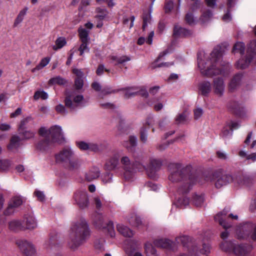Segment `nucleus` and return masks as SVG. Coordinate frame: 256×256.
Here are the masks:
<instances>
[{"mask_svg":"<svg viewBox=\"0 0 256 256\" xmlns=\"http://www.w3.org/2000/svg\"><path fill=\"white\" fill-rule=\"evenodd\" d=\"M138 94V92H132V89H128L124 92V96L126 98H129L130 96H133Z\"/></svg>","mask_w":256,"mask_h":256,"instance_id":"nucleus-61","label":"nucleus"},{"mask_svg":"<svg viewBox=\"0 0 256 256\" xmlns=\"http://www.w3.org/2000/svg\"><path fill=\"white\" fill-rule=\"evenodd\" d=\"M203 114V110L201 108H197L194 110V118L197 120L201 117Z\"/></svg>","mask_w":256,"mask_h":256,"instance_id":"nucleus-59","label":"nucleus"},{"mask_svg":"<svg viewBox=\"0 0 256 256\" xmlns=\"http://www.w3.org/2000/svg\"><path fill=\"white\" fill-rule=\"evenodd\" d=\"M22 136V140H27L33 138L35 135V132L32 130H24L20 132Z\"/></svg>","mask_w":256,"mask_h":256,"instance_id":"nucleus-39","label":"nucleus"},{"mask_svg":"<svg viewBox=\"0 0 256 256\" xmlns=\"http://www.w3.org/2000/svg\"><path fill=\"white\" fill-rule=\"evenodd\" d=\"M56 110L58 113L62 115H66L67 114V111L65 107L61 104H60L56 106Z\"/></svg>","mask_w":256,"mask_h":256,"instance_id":"nucleus-51","label":"nucleus"},{"mask_svg":"<svg viewBox=\"0 0 256 256\" xmlns=\"http://www.w3.org/2000/svg\"><path fill=\"white\" fill-rule=\"evenodd\" d=\"M76 146L82 150H88L89 143L80 141L76 142Z\"/></svg>","mask_w":256,"mask_h":256,"instance_id":"nucleus-45","label":"nucleus"},{"mask_svg":"<svg viewBox=\"0 0 256 256\" xmlns=\"http://www.w3.org/2000/svg\"><path fill=\"white\" fill-rule=\"evenodd\" d=\"M120 151L114 153L106 162V164L108 168L110 170L116 168L120 161Z\"/></svg>","mask_w":256,"mask_h":256,"instance_id":"nucleus-14","label":"nucleus"},{"mask_svg":"<svg viewBox=\"0 0 256 256\" xmlns=\"http://www.w3.org/2000/svg\"><path fill=\"white\" fill-rule=\"evenodd\" d=\"M166 54H167L166 52H163L160 53V55H159L158 57V58L157 60L154 62V68H156V67H162V66L168 67V66H172V65L174 64L173 62H164V63H161L160 64H158L156 65V63L158 62L159 60L162 57L164 56H165Z\"/></svg>","mask_w":256,"mask_h":256,"instance_id":"nucleus-33","label":"nucleus"},{"mask_svg":"<svg viewBox=\"0 0 256 256\" xmlns=\"http://www.w3.org/2000/svg\"><path fill=\"white\" fill-rule=\"evenodd\" d=\"M20 141V138L16 135L13 136L10 140V143L8 146V148L10 150H12L14 148H17L19 145Z\"/></svg>","mask_w":256,"mask_h":256,"instance_id":"nucleus-26","label":"nucleus"},{"mask_svg":"<svg viewBox=\"0 0 256 256\" xmlns=\"http://www.w3.org/2000/svg\"><path fill=\"white\" fill-rule=\"evenodd\" d=\"M228 212V210L225 208L222 212L214 216L215 220L218 221L220 224L222 226V227L226 230L230 226V224H226L223 221L224 218L227 214Z\"/></svg>","mask_w":256,"mask_h":256,"instance_id":"nucleus-18","label":"nucleus"},{"mask_svg":"<svg viewBox=\"0 0 256 256\" xmlns=\"http://www.w3.org/2000/svg\"><path fill=\"white\" fill-rule=\"evenodd\" d=\"M220 248L224 251H232L236 255L244 256L246 252V248L243 245L234 244L230 242H224L221 244Z\"/></svg>","mask_w":256,"mask_h":256,"instance_id":"nucleus-7","label":"nucleus"},{"mask_svg":"<svg viewBox=\"0 0 256 256\" xmlns=\"http://www.w3.org/2000/svg\"><path fill=\"white\" fill-rule=\"evenodd\" d=\"M140 138L144 143L146 142L148 138V130L145 127H142L140 130Z\"/></svg>","mask_w":256,"mask_h":256,"instance_id":"nucleus-44","label":"nucleus"},{"mask_svg":"<svg viewBox=\"0 0 256 256\" xmlns=\"http://www.w3.org/2000/svg\"><path fill=\"white\" fill-rule=\"evenodd\" d=\"M66 82V80L59 76L52 78L48 81V83L50 84H64Z\"/></svg>","mask_w":256,"mask_h":256,"instance_id":"nucleus-38","label":"nucleus"},{"mask_svg":"<svg viewBox=\"0 0 256 256\" xmlns=\"http://www.w3.org/2000/svg\"><path fill=\"white\" fill-rule=\"evenodd\" d=\"M90 232L87 222L80 220L74 222L70 229L66 238L68 247L76 250L90 237Z\"/></svg>","mask_w":256,"mask_h":256,"instance_id":"nucleus-1","label":"nucleus"},{"mask_svg":"<svg viewBox=\"0 0 256 256\" xmlns=\"http://www.w3.org/2000/svg\"><path fill=\"white\" fill-rule=\"evenodd\" d=\"M83 100L82 95L72 92L66 96L65 99V104L68 108L73 110L79 106Z\"/></svg>","mask_w":256,"mask_h":256,"instance_id":"nucleus-9","label":"nucleus"},{"mask_svg":"<svg viewBox=\"0 0 256 256\" xmlns=\"http://www.w3.org/2000/svg\"><path fill=\"white\" fill-rule=\"evenodd\" d=\"M34 98L36 100H38L39 98L46 100L48 98V94L44 90H38L34 93Z\"/></svg>","mask_w":256,"mask_h":256,"instance_id":"nucleus-41","label":"nucleus"},{"mask_svg":"<svg viewBox=\"0 0 256 256\" xmlns=\"http://www.w3.org/2000/svg\"><path fill=\"white\" fill-rule=\"evenodd\" d=\"M110 58L113 62H116V64L124 65L126 62L130 60H131L130 58L128 56H112Z\"/></svg>","mask_w":256,"mask_h":256,"instance_id":"nucleus-22","label":"nucleus"},{"mask_svg":"<svg viewBox=\"0 0 256 256\" xmlns=\"http://www.w3.org/2000/svg\"><path fill=\"white\" fill-rule=\"evenodd\" d=\"M198 93L204 96H208L212 90V85L208 81L200 82L198 86Z\"/></svg>","mask_w":256,"mask_h":256,"instance_id":"nucleus-16","label":"nucleus"},{"mask_svg":"<svg viewBox=\"0 0 256 256\" xmlns=\"http://www.w3.org/2000/svg\"><path fill=\"white\" fill-rule=\"evenodd\" d=\"M38 132L40 135L46 139L38 144L37 148L40 150H46L48 145L51 142L62 143L64 142L62 128L59 126H52L49 130L42 127L39 130Z\"/></svg>","mask_w":256,"mask_h":256,"instance_id":"nucleus-4","label":"nucleus"},{"mask_svg":"<svg viewBox=\"0 0 256 256\" xmlns=\"http://www.w3.org/2000/svg\"><path fill=\"white\" fill-rule=\"evenodd\" d=\"M12 165L10 161L6 160H0V171L4 172L8 170Z\"/></svg>","mask_w":256,"mask_h":256,"instance_id":"nucleus-35","label":"nucleus"},{"mask_svg":"<svg viewBox=\"0 0 256 256\" xmlns=\"http://www.w3.org/2000/svg\"><path fill=\"white\" fill-rule=\"evenodd\" d=\"M74 84L76 89L80 90L82 88L84 85L83 80L80 78H76L75 80Z\"/></svg>","mask_w":256,"mask_h":256,"instance_id":"nucleus-56","label":"nucleus"},{"mask_svg":"<svg viewBox=\"0 0 256 256\" xmlns=\"http://www.w3.org/2000/svg\"><path fill=\"white\" fill-rule=\"evenodd\" d=\"M144 248L147 256H156V250L150 243H146Z\"/></svg>","mask_w":256,"mask_h":256,"instance_id":"nucleus-34","label":"nucleus"},{"mask_svg":"<svg viewBox=\"0 0 256 256\" xmlns=\"http://www.w3.org/2000/svg\"><path fill=\"white\" fill-rule=\"evenodd\" d=\"M192 32L184 28H182L178 26H175L174 30V34L176 36H190Z\"/></svg>","mask_w":256,"mask_h":256,"instance_id":"nucleus-20","label":"nucleus"},{"mask_svg":"<svg viewBox=\"0 0 256 256\" xmlns=\"http://www.w3.org/2000/svg\"><path fill=\"white\" fill-rule=\"evenodd\" d=\"M186 20L189 24H192L194 22V20L192 14L188 13L186 16Z\"/></svg>","mask_w":256,"mask_h":256,"instance_id":"nucleus-62","label":"nucleus"},{"mask_svg":"<svg viewBox=\"0 0 256 256\" xmlns=\"http://www.w3.org/2000/svg\"><path fill=\"white\" fill-rule=\"evenodd\" d=\"M9 227L13 230H24V226H23L22 223L18 220H14L10 222Z\"/></svg>","mask_w":256,"mask_h":256,"instance_id":"nucleus-28","label":"nucleus"},{"mask_svg":"<svg viewBox=\"0 0 256 256\" xmlns=\"http://www.w3.org/2000/svg\"><path fill=\"white\" fill-rule=\"evenodd\" d=\"M189 204V200L186 197H182L178 199V205L180 206H185L188 205Z\"/></svg>","mask_w":256,"mask_h":256,"instance_id":"nucleus-50","label":"nucleus"},{"mask_svg":"<svg viewBox=\"0 0 256 256\" xmlns=\"http://www.w3.org/2000/svg\"><path fill=\"white\" fill-rule=\"evenodd\" d=\"M213 177L216 180V186L218 188H220L223 186L226 185L234 180L232 176L230 174H223L215 172L213 175Z\"/></svg>","mask_w":256,"mask_h":256,"instance_id":"nucleus-11","label":"nucleus"},{"mask_svg":"<svg viewBox=\"0 0 256 256\" xmlns=\"http://www.w3.org/2000/svg\"><path fill=\"white\" fill-rule=\"evenodd\" d=\"M174 2L172 1H169L166 2L165 6V10L166 12H169L173 8Z\"/></svg>","mask_w":256,"mask_h":256,"instance_id":"nucleus-64","label":"nucleus"},{"mask_svg":"<svg viewBox=\"0 0 256 256\" xmlns=\"http://www.w3.org/2000/svg\"><path fill=\"white\" fill-rule=\"evenodd\" d=\"M104 71L109 72L110 70L106 68L103 64H100L98 66L96 72L98 75L101 76L103 74Z\"/></svg>","mask_w":256,"mask_h":256,"instance_id":"nucleus-57","label":"nucleus"},{"mask_svg":"<svg viewBox=\"0 0 256 256\" xmlns=\"http://www.w3.org/2000/svg\"><path fill=\"white\" fill-rule=\"evenodd\" d=\"M252 58V56L251 55L250 56L249 58H241L240 59L236 64V67L238 68H247L249 64L251 62V60Z\"/></svg>","mask_w":256,"mask_h":256,"instance_id":"nucleus-27","label":"nucleus"},{"mask_svg":"<svg viewBox=\"0 0 256 256\" xmlns=\"http://www.w3.org/2000/svg\"><path fill=\"white\" fill-rule=\"evenodd\" d=\"M232 131L228 128V126L226 125V127H224L222 131V136L224 138H227L228 136H232Z\"/></svg>","mask_w":256,"mask_h":256,"instance_id":"nucleus-49","label":"nucleus"},{"mask_svg":"<svg viewBox=\"0 0 256 256\" xmlns=\"http://www.w3.org/2000/svg\"><path fill=\"white\" fill-rule=\"evenodd\" d=\"M22 199L20 196H16L12 198L8 205V209L18 208L23 203Z\"/></svg>","mask_w":256,"mask_h":256,"instance_id":"nucleus-30","label":"nucleus"},{"mask_svg":"<svg viewBox=\"0 0 256 256\" xmlns=\"http://www.w3.org/2000/svg\"><path fill=\"white\" fill-rule=\"evenodd\" d=\"M161 166L162 163L159 160L150 159L148 166L146 168L148 176L154 178L156 177V172L160 170Z\"/></svg>","mask_w":256,"mask_h":256,"instance_id":"nucleus-12","label":"nucleus"},{"mask_svg":"<svg viewBox=\"0 0 256 256\" xmlns=\"http://www.w3.org/2000/svg\"><path fill=\"white\" fill-rule=\"evenodd\" d=\"M55 162L66 168L73 170L78 169L80 166L78 160L74 158V152L72 148L66 147L54 156Z\"/></svg>","mask_w":256,"mask_h":256,"instance_id":"nucleus-5","label":"nucleus"},{"mask_svg":"<svg viewBox=\"0 0 256 256\" xmlns=\"http://www.w3.org/2000/svg\"><path fill=\"white\" fill-rule=\"evenodd\" d=\"M228 128L230 129L232 131L234 130L238 129L240 127L239 124L236 122L231 121L228 124Z\"/></svg>","mask_w":256,"mask_h":256,"instance_id":"nucleus-55","label":"nucleus"},{"mask_svg":"<svg viewBox=\"0 0 256 256\" xmlns=\"http://www.w3.org/2000/svg\"><path fill=\"white\" fill-rule=\"evenodd\" d=\"M154 244L157 247L170 248H171L172 242L168 239H158L155 240Z\"/></svg>","mask_w":256,"mask_h":256,"instance_id":"nucleus-21","label":"nucleus"},{"mask_svg":"<svg viewBox=\"0 0 256 256\" xmlns=\"http://www.w3.org/2000/svg\"><path fill=\"white\" fill-rule=\"evenodd\" d=\"M117 230L120 233L126 237H131L134 234L133 232L129 228L122 224H118Z\"/></svg>","mask_w":256,"mask_h":256,"instance_id":"nucleus-23","label":"nucleus"},{"mask_svg":"<svg viewBox=\"0 0 256 256\" xmlns=\"http://www.w3.org/2000/svg\"><path fill=\"white\" fill-rule=\"evenodd\" d=\"M34 194L36 196L38 200L43 202L45 200V195L43 192L36 190L34 192Z\"/></svg>","mask_w":256,"mask_h":256,"instance_id":"nucleus-52","label":"nucleus"},{"mask_svg":"<svg viewBox=\"0 0 256 256\" xmlns=\"http://www.w3.org/2000/svg\"><path fill=\"white\" fill-rule=\"evenodd\" d=\"M143 25L142 28L144 30L146 26H148V24L150 23L151 22V15L148 12L146 13H144L143 16Z\"/></svg>","mask_w":256,"mask_h":256,"instance_id":"nucleus-42","label":"nucleus"},{"mask_svg":"<svg viewBox=\"0 0 256 256\" xmlns=\"http://www.w3.org/2000/svg\"><path fill=\"white\" fill-rule=\"evenodd\" d=\"M204 198L202 196H196L194 198V203L196 206H200L204 202Z\"/></svg>","mask_w":256,"mask_h":256,"instance_id":"nucleus-47","label":"nucleus"},{"mask_svg":"<svg viewBox=\"0 0 256 256\" xmlns=\"http://www.w3.org/2000/svg\"><path fill=\"white\" fill-rule=\"evenodd\" d=\"M176 240L178 243L181 242L184 246L188 244V246H192V244L190 242V238L188 236H184L176 238Z\"/></svg>","mask_w":256,"mask_h":256,"instance_id":"nucleus-37","label":"nucleus"},{"mask_svg":"<svg viewBox=\"0 0 256 256\" xmlns=\"http://www.w3.org/2000/svg\"><path fill=\"white\" fill-rule=\"evenodd\" d=\"M213 88L214 94L218 97H222L224 92L225 84L223 79L216 78L213 82Z\"/></svg>","mask_w":256,"mask_h":256,"instance_id":"nucleus-13","label":"nucleus"},{"mask_svg":"<svg viewBox=\"0 0 256 256\" xmlns=\"http://www.w3.org/2000/svg\"><path fill=\"white\" fill-rule=\"evenodd\" d=\"M28 10V8L27 7L24 8L23 9L20 10L16 18L14 23V26L16 27L19 25L24 20L27 12Z\"/></svg>","mask_w":256,"mask_h":256,"instance_id":"nucleus-24","label":"nucleus"},{"mask_svg":"<svg viewBox=\"0 0 256 256\" xmlns=\"http://www.w3.org/2000/svg\"><path fill=\"white\" fill-rule=\"evenodd\" d=\"M112 174L110 173H106L102 176V180L105 183L110 182L112 180Z\"/></svg>","mask_w":256,"mask_h":256,"instance_id":"nucleus-54","label":"nucleus"},{"mask_svg":"<svg viewBox=\"0 0 256 256\" xmlns=\"http://www.w3.org/2000/svg\"><path fill=\"white\" fill-rule=\"evenodd\" d=\"M100 172L99 168L94 166L91 168L86 174V178L88 181H92L99 177Z\"/></svg>","mask_w":256,"mask_h":256,"instance_id":"nucleus-17","label":"nucleus"},{"mask_svg":"<svg viewBox=\"0 0 256 256\" xmlns=\"http://www.w3.org/2000/svg\"><path fill=\"white\" fill-rule=\"evenodd\" d=\"M50 57H45L42 58L39 64L34 68L32 70V72L34 73L38 70H42L50 62Z\"/></svg>","mask_w":256,"mask_h":256,"instance_id":"nucleus-25","label":"nucleus"},{"mask_svg":"<svg viewBox=\"0 0 256 256\" xmlns=\"http://www.w3.org/2000/svg\"><path fill=\"white\" fill-rule=\"evenodd\" d=\"M66 44V42L64 38L59 37L56 40L55 44L52 46V49L54 50H57L58 49L62 48Z\"/></svg>","mask_w":256,"mask_h":256,"instance_id":"nucleus-31","label":"nucleus"},{"mask_svg":"<svg viewBox=\"0 0 256 256\" xmlns=\"http://www.w3.org/2000/svg\"><path fill=\"white\" fill-rule=\"evenodd\" d=\"M186 114L185 112L178 114L175 118L178 124L184 122L186 120Z\"/></svg>","mask_w":256,"mask_h":256,"instance_id":"nucleus-48","label":"nucleus"},{"mask_svg":"<svg viewBox=\"0 0 256 256\" xmlns=\"http://www.w3.org/2000/svg\"><path fill=\"white\" fill-rule=\"evenodd\" d=\"M90 4V2L89 0H81L79 9L80 10H82L84 8L89 6Z\"/></svg>","mask_w":256,"mask_h":256,"instance_id":"nucleus-63","label":"nucleus"},{"mask_svg":"<svg viewBox=\"0 0 256 256\" xmlns=\"http://www.w3.org/2000/svg\"><path fill=\"white\" fill-rule=\"evenodd\" d=\"M81 42L82 44L78 48V50L80 52V55L82 56L84 52H89V48L88 46V42Z\"/></svg>","mask_w":256,"mask_h":256,"instance_id":"nucleus-43","label":"nucleus"},{"mask_svg":"<svg viewBox=\"0 0 256 256\" xmlns=\"http://www.w3.org/2000/svg\"><path fill=\"white\" fill-rule=\"evenodd\" d=\"M242 75L240 74H236L230 81L229 88L231 91L234 90L240 84Z\"/></svg>","mask_w":256,"mask_h":256,"instance_id":"nucleus-19","label":"nucleus"},{"mask_svg":"<svg viewBox=\"0 0 256 256\" xmlns=\"http://www.w3.org/2000/svg\"><path fill=\"white\" fill-rule=\"evenodd\" d=\"M88 150L94 152H98L100 150L98 145L94 142H89Z\"/></svg>","mask_w":256,"mask_h":256,"instance_id":"nucleus-58","label":"nucleus"},{"mask_svg":"<svg viewBox=\"0 0 256 256\" xmlns=\"http://www.w3.org/2000/svg\"><path fill=\"white\" fill-rule=\"evenodd\" d=\"M97 11L98 13H100L97 16V17L100 20L105 18L108 14V11L106 9L98 8Z\"/></svg>","mask_w":256,"mask_h":256,"instance_id":"nucleus-53","label":"nucleus"},{"mask_svg":"<svg viewBox=\"0 0 256 256\" xmlns=\"http://www.w3.org/2000/svg\"><path fill=\"white\" fill-rule=\"evenodd\" d=\"M222 53L220 48L217 46L210 54V60L205 61L198 55V64L201 73L206 76L212 77L218 74H223L222 70L220 69Z\"/></svg>","mask_w":256,"mask_h":256,"instance_id":"nucleus-2","label":"nucleus"},{"mask_svg":"<svg viewBox=\"0 0 256 256\" xmlns=\"http://www.w3.org/2000/svg\"><path fill=\"white\" fill-rule=\"evenodd\" d=\"M134 20H135V18L134 16H130V19H128V18H124L123 22H124V24L126 25L128 24L129 20H130V24L129 26V28H130L134 26Z\"/></svg>","mask_w":256,"mask_h":256,"instance_id":"nucleus-60","label":"nucleus"},{"mask_svg":"<svg viewBox=\"0 0 256 256\" xmlns=\"http://www.w3.org/2000/svg\"><path fill=\"white\" fill-rule=\"evenodd\" d=\"M244 50V44L242 42H238L234 46L232 52L234 53L238 52L243 54Z\"/></svg>","mask_w":256,"mask_h":256,"instance_id":"nucleus-36","label":"nucleus"},{"mask_svg":"<svg viewBox=\"0 0 256 256\" xmlns=\"http://www.w3.org/2000/svg\"><path fill=\"white\" fill-rule=\"evenodd\" d=\"M120 152V164L124 170V175L126 179H129L136 170H141L144 166L139 162H135L128 156Z\"/></svg>","mask_w":256,"mask_h":256,"instance_id":"nucleus-6","label":"nucleus"},{"mask_svg":"<svg viewBox=\"0 0 256 256\" xmlns=\"http://www.w3.org/2000/svg\"><path fill=\"white\" fill-rule=\"evenodd\" d=\"M73 198L75 202L81 208H85L88 205V199L86 192L78 190L74 194Z\"/></svg>","mask_w":256,"mask_h":256,"instance_id":"nucleus-10","label":"nucleus"},{"mask_svg":"<svg viewBox=\"0 0 256 256\" xmlns=\"http://www.w3.org/2000/svg\"><path fill=\"white\" fill-rule=\"evenodd\" d=\"M170 172L169 180L172 182H184V186L179 188L180 192H187L195 183V176L190 174V168H183L178 164H171L168 166Z\"/></svg>","mask_w":256,"mask_h":256,"instance_id":"nucleus-3","label":"nucleus"},{"mask_svg":"<svg viewBox=\"0 0 256 256\" xmlns=\"http://www.w3.org/2000/svg\"><path fill=\"white\" fill-rule=\"evenodd\" d=\"M16 244L26 256H36V251L34 244L25 240H18Z\"/></svg>","mask_w":256,"mask_h":256,"instance_id":"nucleus-8","label":"nucleus"},{"mask_svg":"<svg viewBox=\"0 0 256 256\" xmlns=\"http://www.w3.org/2000/svg\"><path fill=\"white\" fill-rule=\"evenodd\" d=\"M130 223L134 226L141 228L142 226V222L141 218L137 216H134L129 219Z\"/></svg>","mask_w":256,"mask_h":256,"instance_id":"nucleus-29","label":"nucleus"},{"mask_svg":"<svg viewBox=\"0 0 256 256\" xmlns=\"http://www.w3.org/2000/svg\"><path fill=\"white\" fill-rule=\"evenodd\" d=\"M22 224L24 226V229H34L37 226L36 220L32 214L24 216Z\"/></svg>","mask_w":256,"mask_h":256,"instance_id":"nucleus-15","label":"nucleus"},{"mask_svg":"<svg viewBox=\"0 0 256 256\" xmlns=\"http://www.w3.org/2000/svg\"><path fill=\"white\" fill-rule=\"evenodd\" d=\"M78 32L81 42L89 41V30H86L84 28H78Z\"/></svg>","mask_w":256,"mask_h":256,"instance_id":"nucleus-32","label":"nucleus"},{"mask_svg":"<svg viewBox=\"0 0 256 256\" xmlns=\"http://www.w3.org/2000/svg\"><path fill=\"white\" fill-rule=\"evenodd\" d=\"M212 16V12L208 10L205 12H203L201 17H200V20L202 22H205L208 20Z\"/></svg>","mask_w":256,"mask_h":256,"instance_id":"nucleus-46","label":"nucleus"},{"mask_svg":"<svg viewBox=\"0 0 256 256\" xmlns=\"http://www.w3.org/2000/svg\"><path fill=\"white\" fill-rule=\"evenodd\" d=\"M100 228H107L108 232L111 237H113L115 235L114 230V224L112 222H109L106 224V226H101Z\"/></svg>","mask_w":256,"mask_h":256,"instance_id":"nucleus-40","label":"nucleus"}]
</instances>
